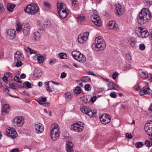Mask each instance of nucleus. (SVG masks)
I'll return each mask as SVG.
<instances>
[{
  "mask_svg": "<svg viewBox=\"0 0 152 152\" xmlns=\"http://www.w3.org/2000/svg\"><path fill=\"white\" fill-rule=\"evenodd\" d=\"M24 85H25L28 88H31V83L27 81L25 82Z\"/></svg>",
  "mask_w": 152,
  "mask_h": 152,
  "instance_id": "obj_49",
  "label": "nucleus"
},
{
  "mask_svg": "<svg viewBox=\"0 0 152 152\" xmlns=\"http://www.w3.org/2000/svg\"><path fill=\"white\" fill-rule=\"evenodd\" d=\"M10 109V106L8 104H4L2 108V114L4 115V113H7L9 112Z\"/></svg>",
  "mask_w": 152,
  "mask_h": 152,
  "instance_id": "obj_23",
  "label": "nucleus"
},
{
  "mask_svg": "<svg viewBox=\"0 0 152 152\" xmlns=\"http://www.w3.org/2000/svg\"><path fill=\"white\" fill-rule=\"evenodd\" d=\"M110 96L113 98H115L117 97V95L116 94L115 92H111L110 94Z\"/></svg>",
  "mask_w": 152,
  "mask_h": 152,
  "instance_id": "obj_53",
  "label": "nucleus"
},
{
  "mask_svg": "<svg viewBox=\"0 0 152 152\" xmlns=\"http://www.w3.org/2000/svg\"><path fill=\"white\" fill-rule=\"evenodd\" d=\"M92 21L94 24L98 27H100L102 25V21L98 15H92Z\"/></svg>",
  "mask_w": 152,
  "mask_h": 152,
  "instance_id": "obj_12",
  "label": "nucleus"
},
{
  "mask_svg": "<svg viewBox=\"0 0 152 152\" xmlns=\"http://www.w3.org/2000/svg\"><path fill=\"white\" fill-rule=\"evenodd\" d=\"M139 73L141 77L143 78H146L148 77V72H143L142 69H140L139 70Z\"/></svg>",
  "mask_w": 152,
  "mask_h": 152,
  "instance_id": "obj_26",
  "label": "nucleus"
},
{
  "mask_svg": "<svg viewBox=\"0 0 152 152\" xmlns=\"http://www.w3.org/2000/svg\"><path fill=\"white\" fill-rule=\"evenodd\" d=\"M4 10V8L3 5L0 3V13H2Z\"/></svg>",
  "mask_w": 152,
  "mask_h": 152,
  "instance_id": "obj_54",
  "label": "nucleus"
},
{
  "mask_svg": "<svg viewBox=\"0 0 152 152\" xmlns=\"http://www.w3.org/2000/svg\"><path fill=\"white\" fill-rule=\"evenodd\" d=\"M33 38L34 40L37 41L40 39V33L37 31L35 32L33 36Z\"/></svg>",
  "mask_w": 152,
  "mask_h": 152,
  "instance_id": "obj_30",
  "label": "nucleus"
},
{
  "mask_svg": "<svg viewBox=\"0 0 152 152\" xmlns=\"http://www.w3.org/2000/svg\"><path fill=\"white\" fill-rule=\"evenodd\" d=\"M80 123V124H80V125L78 124L77 123L75 124L71 127V129L76 132H81L83 128L84 124L82 123Z\"/></svg>",
  "mask_w": 152,
  "mask_h": 152,
  "instance_id": "obj_13",
  "label": "nucleus"
},
{
  "mask_svg": "<svg viewBox=\"0 0 152 152\" xmlns=\"http://www.w3.org/2000/svg\"><path fill=\"white\" fill-rule=\"evenodd\" d=\"M60 17L62 18H64L69 14V11L68 10L63 11H59L58 12Z\"/></svg>",
  "mask_w": 152,
  "mask_h": 152,
  "instance_id": "obj_24",
  "label": "nucleus"
},
{
  "mask_svg": "<svg viewBox=\"0 0 152 152\" xmlns=\"http://www.w3.org/2000/svg\"><path fill=\"white\" fill-rule=\"evenodd\" d=\"M37 25L40 30H44L45 28V26L44 23L42 21L38 20L37 22Z\"/></svg>",
  "mask_w": 152,
  "mask_h": 152,
  "instance_id": "obj_27",
  "label": "nucleus"
},
{
  "mask_svg": "<svg viewBox=\"0 0 152 152\" xmlns=\"http://www.w3.org/2000/svg\"><path fill=\"white\" fill-rule=\"evenodd\" d=\"M12 76V73L10 72H5L4 74V76L3 77V80L4 82H6L8 80V78L9 77Z\"/></svg>",
  "mask_w": 152,
  "mask_h": 152,
  "instance_id": "obj_28",
  "label": "nucleus"
},
{
  "mask_svg": "<svg viewBox=\"0 0 152 152\" xmlns=\"http://www.w3.org/2000/svg\"><path fill=\"white\" fill-rule=\"evenodd\" d=\"M30 28L31 26L28 23L24 24L23 31L24 35L28 36L30 34Z\"/></svg>",
  "mask_w": 152,
  "mask_h": 152,
  "instance_id": "obj_15",
  "label": "nucleus"
},
{
  "mask_svg": "<svg viewBox=\"0 0 152 152\" xmlns=\"http://www.w3.org/2000/svg\"><path fill=\"white\" fill-rule=\"evenodd\" d=\"M126 137L129 139H131L132 138V136L131 134L126 133Z\"/></svg>",
  "mask_w": 152,
  "mask_h": 152,
  "instance_id": "obj_62",
  "label": "nucleus"
},
{
  "mask_svg": "<svg viewBox=\"0 0 152 152\" xmlns=\"http://www.w3.org/2000/svg\"><path fill=\"white\" fill-rule=\"evenodd\" d=\"M144 129L148 135L151 137L150 139L152 141V121L147 122L145 126Z\"/></svg>",
  "mask_w": 152,
  "mask_h": 152,
  "instance_id": "obj_7",
  "label": "nucleus"
},
{
  "mask_svg": "<svg viewBox=\"0 0 152 152\" xmlns=\"http://www.w3.org/2000/svg\"><path fill=\"white\" fill-rule=\"evenodd\" d=\"M52 131H54V132L59 131L58 126L57 124L54 123L51 125V132Z\"/></svg>",
  "mask_w": 152,
  "mask_h": 152,
  "instance_id": "obj_29",
  "label": "nucleus"
},
{
  "mask_svg": "<svg viewBox=\"0 0 152 152\" xmlns=\"http://www.w3.org/2000/svg\"><path fill=\"white\" fill-rule=\"evenodd\" d=\"M42 74L41 71L39 69H37L34 71V74L36 76H39Z\"/></svg>",
  "mask_w": 152,
  "mask_h": 152,
  "instance_id": "obj_39",
  "label": "nucleus"
},
{
  "mask_svg": "<svg viewBox=\"0 0 152 152\" xmlns=\"http://www.w3.org/2000/svg\"><path fill=\"white\" fill-rule=\"evenodd\" d=\"M23 26L24 24L21 25L19 24H18L17 25L16 30L17 32H19L21 31L22 30H23Z\"/></svg>",
  "mask_w": 152,
  "mask_h": 152,
  "instance_id": "obj_35",
  "label": "nucleus"
},
{
  "mask_svg": "<svg viewBox=\"0 0 152 152\" xmlns=\"http://www.w3.org/2000/svg\"><path fill=\"white\" fill-rule=\"evenodd\" d=\"M57 6L58 12L60 10L64 11V10H68L65 4H64L62 3H60L59 4L58 3V2L57 4Z\"/></svg>",
  "mask_w": 152,
  "mask_h": 152,
  "instance_id": "obj_21",
  "label": "nucleus"
},
{
  "mask_svg": "<svg viewBox=\"0 0 152 152\" xmlns=\"http://www.w3.org/2000/svg\"><path fill=\"white\" fill-rule=\"evenodd\" d=\"M91 85L89 84L85 85L84 86L85 89L87 91H89L91 90Z\"/></svg>",
  "mask_w": 152,
  "mask_h": 152,
  "instance_id": "obj_48",
  "label": "nucleus"
},
{
  "mask_svg": "<svg viewBox=\"0 0 152 152\" xmlns=\"http://www.w3.org/2000/svg\"><path fill=\"white\" fill-rule=\"evenodd\" d=\"M9 86L10 87V88L13 89H15V87L13 83H10L9 84Z\"/></svg>",
  "mask_w": 152,
  "mask_h": 152,
  "instance_id": "obj_63",
  "label": "nucleus"
},
{
  "mask_svg": "<svg viewBox=\"0 0 152 152\" xmlns=\"http://www.w3.org/2000/svg\"><path fill=\"white\" fill-rule=\"evenodd\" d=\"M37 57L38 61L39 63H41L43 62L44 60V59L43 57L42 56H39Z\"/></svg>",
  "mask_w": 152,
  "mask_h": 152,
  "instance_id": "obj_43",
  "label": "nucleus"
},
{
  "mask_svg": "<svg viewBox=\"0 0 152 152\" xmlns=\"http://www.w3.org/2000/svg\"><path fill=\"white\" fill-rule=\"evenodd\" d=\"M15 81L17 82L20 83H21L22 81L20 79L19 77L18 76H16L14 78Z\"/></svg>",
  "mask_w": 152,
  "mask_h": 152,
  "instance_id": "obj_50",
  "label": "nucleus"
},
{
  "mask_svg": "<svg viewBox=\"0 0 152 152\" xmlns=\"http://www.w3.org/2000/svg\"><path fill=\"white\" fill-rule=\"evenodd\" d=\"M145 46L144 44H141L139 45V49L141 50H144L145 49Z\"/></svg>",
  "mask_w": 152,
  "mask_h": 152,
  "instance_id": "obj_52",
  "label": "nucleus"
},
{
  "mask_svg": "<svg viewBox=\"0 0 152 152\" xmlns=\"http://www.w3.org/2000/svg\"><path fill=\"white\" fill-rule=\"evenodd\" d=\"M151 18L150 12L148 9L144 8L142 9L137 17V21L140 25L143 24L150 20Z\"/></svg>",
  "mask_w": 152,
  "mask_h": 152,
  "instance_id": "obj_1",
  "label": "nucleus"
},
{
  "mask_svg": "<svg viewBox=\"0 0 152 152\" xmlns=\"http://www.w3.org/2000/svg\"><path fill=\"white\" fill-rule=\"evenodd\" d=\"M100 119L102 123L104 124H106L111 121V117L107 114H105L101 115Z\"/></svg>",
  "mask_w": 152,
  "mask_h": 152,
  "instance_id": "obj_10",
  "label": "nucleus"
},
{
  "mask_svg": "<svg viewBox=\"0 0 152 152\" xmlns=\"http://www.w3.org/2000/svg\"><path fill=\"white\" fill-rule=\"evenodd\" d=\"M66 75L65 73L63 72L61 73L60 77L61 78H64L66 77Z\"/></svg>",
  "mask_w": 152,
  "mask_h": 152,
  "instance_id": "obj_60",
  "label": "nucleus"
},
{
  "mask_svg": "<svg viewBox=\"0 0 152 152\" xmlns=\"http://www.w3.org/2000/svg\"><path fill=\"white\" fill-rule=\"evenodd\" d=\"M13 129H15L12 127H9L6 130V132L7 133V135L8 136L9 134H11L12 133Z\"/></svg>",
  "mask_w": 152,
  "mask_h": 152,
  "instance_id": "obj_37",
  "label": "nucleus"
},
{
  "mask_svg": "<svg viewBox=\"0 0 152 152\" xmlns=\"http://www.w3.org/2000/svg\"><path fill=\"white\" fill-rule=\"evenodd\" d=\"M118 75V74L116 72H115L112 75L113 78V79L115 80L117 76Z\"/></svg>",
  "mask_w": 152,
  "mask_h": 152,
  "instance_id": "obj_56",
  "label": "nucleus"
},
{
  "mask_svg": "<svg viewBox=\"0 0 152 152\" xmlns=\"http://www.w3.org/2000/svg\"><path fill=\"white\" fill-rule=\"evenodd\" d=\"M143 86L140 89V94L141 95H144L150 94L152 90L150 88L148 84L147 83H143Z\"/></svg>",
  "mask_w": 152,
  "mask_h": 152,
  "instance_id": "obj_6",
  "label": "nucleus"
},
{
  "mask_svg": "<svg viewBox=\"0 0 152 152\" xmlns=\"http://www.w3.org/2000/svg\"><path fill=\"white\" fill-rule=\"evenodd\" d=\"M81 89L80 87H77L75 89V93L79 94L80 93Z\"/></svg>",
  "mask_w": 152,
  "mask_h": 152,
  "instance_id": "obj_44",
  "label": "nucleus"
},
{
  "mask_svg": "<svg viewBox=\"0 0 152 152\" xmlns=\"http://www.w3.org/2000/svg\"><path fill=\"white\" fill-rule=\"evenodd\" d=\"M12 131V133H11V134H9V135L8 136L9 137L14 139H15L17 135V133L15 131V129H13Z\"/></svg>",
  "mask_w": 152,
  "mask_h": 152,
  "instance_id": "obj_36",
  "label": "nucleus"
},
{
  "mask_svg": "<svg viewBox=\"0 0 152 152\" xmlns=\"http://www.w3.org/2000/svg\"><path fill=\"white\" fill-rule=\"evenodd\" d=\"M146 4L148 6L151 5L152 4V0H145Z\"/></svg>",
  "mask_w": 152,
  "mask_h": 152,
  "instance_id": "obj_51",
  "label": "nucleus"
},
{
  "mask_svg": "<svg viewBox=\"0 0 152 152\" xmlns=\"http://www.w3.org/2000/svg\"><path fill=\"white\" fill-rule=\"evenodd\" d=\"M129 42L130 45L132 47H134L136 46V43L137 41L134 39H129Z\"/></svg>",
  "mask_w": 152,
  "mask_h": 152,
  "instance_id": "obj_34",
  "label": "nucleus"
},
{
  "mask_svg": "<svg viewBox=\"0 0 152 152\" xmlns=\"http://www.w3.org/2000/svg\"><path fill=\"white\" fill-rule=\"evenodd\" d=\"M124 13V9L122 6L118 4L116 7L115 13L118 16L122 15Z\"/></svg>",
  "mask_w": 152,
  "mask_h": 152,
  "instance_id": "obj_16",
  "label": "nucleus"
},
{
  "mask_svg": "<svg viewBox=\"0 0 152 152\" xmlns=\"http://www.w3.org/2000/svg\"><path fill=\"white\" fill-rule=\"evenodd\" d=\"M80 109L82 113L88 115L90 117L95 116L96 115V111L95 110L92 111L89 107L83 106H80Z\"/></svg>",
  "mask_w": 152,
  "mask_h": 152,
  "instance_id": "obj_4",
  "label": "nucleus"
},
{
  "mask_svg": "<svg viewBox=\"0 0 152 152\" xmlns=\"http://www.w3.org/2000/svg\"><path fill=\"white\" fill-rule=\"evenodd\" d=\"M73 144L72 142L66 141V148L67 152H73Z\"/></svg>",
  "mask_w": 152,
  "mask_h": 152,
  "instance_id": "obj_22",
  "label": "nucleus"
},
{
  "mask_svg": "<svg viewBox=\"0 0 152 152\" xmlns=\"http://www.w3.org/2000/svg\"><path fill=\"white\" fill-rule=\"evenodd\" d=\"M15 6V5L14 4L10 3H8L7 5V9L10 12H12Z\"/></svg>",
  "mask_w": 152,
  "mask_h": 152,
  "instance_id": "obj_32",
  "label": "nucleus"
},
{
  "mask_svg": "<svg viewBox=\"0 0 152 152\" xmlns=\"http://www.w3.org/2000/svg\"><path fill=\"white\" fill-rule=\"evenodd\" d=\"M59 131L50 132V135L52 139L54 141H55L58 139L59 136Z\"/></svg>",
  "mask_w": 152,
  "mask_h": 152,
  "instance_id": "obj_20",
  "label": "nucleus"
},
{
  "mask_svg": "<svg viewBox=\"0 0 152 152\" xmlns=\"http://www.w3.org/2000/svg\"><path fill=\"white\" fill-rule=\"evenodd\" d=\"M137 31L138 36L141 38L146 37L149 34V33L146 31V29L145 28L138 27L137 28Z\"/></svg>",
  "mask_w": 152,
  "mask_h": 152,
  "instance_id": "obj_8",
  "label": "nucleus"
},
{
  "mask_svg": "<svg viewBox=\"0 0 152 152\" xmlns=\"http://www.w3.org/2000/svg\"><path fill=\"white\" fill-rule=\"evenodd\" d=\"M13 122L17 126H21L24 124V120L22 116H16L14 118Z\"/></svg>",
  "mask_w": 152,
  "mask_h": 152,
  "instance_id": "obj_11",
  "label": "nucleus"
},
{
  "mask_svg": "<svg viewBox=\"0 0 152 152\" xmlns=\"http://www.w3.org/2000/svg\"><path fill=\"white\" fill-rule=\"evenodd\" d=\"M97 98L96 96H94L91 97V99H90V101H91L92 102H94L96 99Z\"/></svg>",
  "mask_w": 152,
  "mask_h": 152,
  "instance_id": "obj_61",
  "label": "nucleus"
},
{
  "mask_svg": "<svg viewBox=\"0 0 152 152\" xmlns=\"http://www.w3.org/2000/svg\"><path fill=\"white\" fill-rule=\"evenodd\" d=\"M72 55L75 59L80 62L83 63L85 61V57L78 51L76 50L73 51L72 53Z\"/></svg>",
  "mask_w": 152,
  "mask_h": 152,
  "instance_id": "obj_5",
  "label": "nucleus"
},
{
  "mask_svg": "<svg viewBox=\"0 0 152 152\" xmlns=\"http://www.w3.org/2000/svg\"><path fill=\"white\" fill-rule=\"evenodd\" d=\"M15 62H16V63L15 65L16 66L18 67H19L21 66L23 64L21 61H15Z\"/></svg>",
  "mask_w": 152,
  "mask_h": 152,
  "instance_id": "obj_46",
  "label": "nucleus"
},
{
  "mask_svg": "<svg viewBox=\"0 0 152 152\" xmlns=\"http://www.w3.org/2000/svg\"><path fill=\"white\" fill-rule=\"evenodd\" d=\"M66 100L68 101H70L72 98V95L70 92H67L66 93L65 95Z\"/></svg>",
  "mask_w": 152,
  "mask_h": 152,
  "instance_id": "obj_31",
  "label": "nucleus"
},
{
  "mask_svg": "<svg viewBox=\"0 0 152 152\" xmlns=\"http://www.w3.org/2000/svg\"><path fill=\"white\" fill-rule=\"evenodd\" d=\"M23 53L20 51H17L14 54L15 61H21L23 59Z\"/></svg>",
  "mask_w": 152,
  "mask_h": 152,
  "instance_id": "obj_18",
  "label": "nucleus"
},
{
  "mask_svg": "<svg viewBox=\"0 0 152 152\" xmlns=\"http://www.w3.org/2000/svg\"><path fill=\"white\" fill-rule=\"evenodd\" d=\"M39 10V7L37 4H30L24 9V11L30 15H34L37 13Z\"/></svg>",
  "mask_w": 152,
  "mask_h": 152,
  "instance_id": "obj_3",
  "label": "nucleus"
},
{
  "mask_svg": "<svg viewBox=\"0 0 152 152\" xmlns=\"http://www.w3.org/2000/svg\"><path fill=\"white\" fill-rule=\"evenodd\" d=\"M28 49L29 51L30 54H31L32 53H34L35 54H36L35 52L33 50H32L31 48H28Z\"/></svg>",
  "mask_w": 152,
  "mask_h": 152,
  "instance_id": "obj_64",
  "label": "nucleus"
},
{
  "mask_svg": "<svg viewBox=\"0 0 152 152\" xmlns=\"http://www.w3.org/2000/svg\"><path fill=\"white\" fill-rule=\"evenodd\" d=\"M89 33L87 31L84 33H81L79 35L78 38V41L80 44H83L88 38Z\"/></svg>",
  "mask_w": 152,
  "mask_h": 152,
  "instance_id": "obj_9",
  "label": "nucleus"
},
{
  "mask_svg": "<svg viewBox=\"0 0 152 152\" xmlns=\"http://www.w3.org/2000/svg\"><path fill=\"white\" fill-rule=\"evenodd\" d=\"M60 58L61 59H66L67 58V55L64 53H59Z\"/></svg>",
  "mask_w": 152,
  "mask_h": 152,
  "instance_id": "obj_38",
  "label": "nucleus"
},
{
  "mask_svg": "<svg viewBox=\"0 0 152 152\" xmlns=\"http://www.w3.org/2000/svg\"><path fill=\"white\" fill-rule=\"evenodd\" d=\"M44 5L45 7L48 9H50V4L48 2H45Z\"/></svg>",
  "mask_w": 152,
  "mask_h": 152,
  "instance_id": "obj_59",
  "label": "nucleus"
},
{
  "mask_svg": "<svg viewBox=\"0 0 152 152\" xmlns=\"http://www.w3.org/2000/svg\"><path fill=\"white\" fill-rule=\"evenodd\" d=\"M49 82H46L45 83V86L46 89L47 91L51 92L50 88V87Z\"/></svg>",
  "mask_w": 152,
  "mask_h": 152,
  "instance_id": "obj_40",
  "label": "nucleus"
},
{
  "mask_svg": "<svg viewBox=\"0 0 152 152\" xmlns=\"http://www.w3.org/2000/svg\"><path fill=\"white\" fill-rule=\"evenodd\" d=\"M145 145L146 146L149 147L151 146L152 143L150 141L148 140H146L145 142Z\"/></svg>",
  "mask_w": 152,
  "mask_h": 152,
  "instance_id": "obj_45",
  "label": "nucleus"
},
{
  "mask_svg": "<svg viewBox=\"0 0 152 152\" xmlns=\"http://www.w3.org/2000/svg\"><path fill=\"white\" fill-rule=\"evenodd\" d=\"M126 57L128 61H131L132 60V56L129 53H128L126 54Z\"/></svg>",
  "mask_w": 152,
  "mask_h": 152,
  "instance_id": "obj_47",
  "label": "nucleus"
},
{
  "mask_svg": "<svg viewBox=\"0 0 152 152\" xmlns=\"http://www.w3.org/2000/svg\"><path fill=\"white\" fill-rule=\"evenodd\" d=\"M143 145V144L142 142H138L135 144V146L137 148L142 147Z\"/></svg>",
  "mask_w": 152,
  "mask_h": 152,
  "instance_id": "obj_42",
  "label": "nucleus"
},
{
  "mask_svg": "<svg viewBox=\"0 0 152 152\" xmlns=\"http://www.w3.org/2000/svg\"><path fill=\"white\" fill-rule=\"evenodd\" d=\"M7 38L10 40H12L14 38L16 35V32L15 30L14 29H10L7 31Z\"/></svg>",
  "mask_w": 152,
  "mask_h": 152,
  "instance_id": "obj_14",
  "label": "nucleus"
},
{
  "mask_svg": "<svg viewBox=\"0 0 152 152\" xmlns=\"http://www.w3.org/2000/svg\"><path fill=\"white\" fill-rule=\"evenodd\" d=\"M83 101L86 103H88L90 102V100L88 97L84 96L83 98Z\"/></svg>",
  "mask_w": 152,
  "mask_h": 152,
  "instance_id": "obj_41",
  "label": "nucleus"
},
{
  "mask_svg": "<svg viewBox=\"0 0 152 152\" xmlns=\"http://www.w3.org/2000/svg\"><path fill=\"white\" fill-rule=\"evenodd\" d=\"M85 17L84 16H80L77 18L78 20L80 21H83Z\"/></svg>",
  "mask_w": 152,
  "mask_h": 152,
  "instance_id": "obj_58",
  "label": "nucleus"
},
{
  "mask_svg": "<svg viewBox=\"0 0 152 152\" xmlns=\"http://www.w3.org/2000/svg\"><path fill=\"white\" fill-rule=\"evenodd\" d=\"M108 87L110 88L107 89L108 90H118L119 88L118 86L114 83L109 82L108 83Z\"/></svg>",
  "mask_w": 152,
  "mask_h": 152,
  "instance_id": "obj_25",
  "label": "nucleus"
},
{
  "mask_svg": "<svg viewBox=\"0 0 152 152\" xmlns=\"http://www.w3.org/2000/svg\"><path fill=\"white\" fill-rule=\"evenodd\" d=\"M81 81L83 82H89L91 81V78L88 76H84L82 77Z\"/></svg>",
  "mask_w": 152,
  "mask_h": 152,
  "instance_id": "obj_33",
  "label": "nucleus"
},
{
  "mask_svg": "<svg viewBox=\"0 0 152 152\" xmlns=\"http://www.w3.org/2000/svg\"><path fill=\"white\" fill-rule=\"evenodd\" d=\"M95 43L92 45V48L96 51L103 50L106 47L105 42L100 36L96 37L95 40Z\"/></svg>",
  "mask_w": 152,
  "mask_h": 152,
  "instance_id": "obj_2",
  "label": "nucleus"
},
{
  "mask_svg": "<svg viewBox=\"0 0 152 152\" xmlns=\"http://www.w3.org/2000/svg\"><path fill=\"white\" fill-rule=\"evenodd\" d=\"M56 59H54L53 60L50 59L49 64L51 65L53 64L56 63Z\"/></svg>",
  "mask_w": 152,
  "mask_h": 152,
  "instance_id": "obj_57",
  "label": "nucleus"
},
{
  "mask_svg": "<svg viewBox=\"0 0 152 152\" xmlns=\"http://www.w3.org/2000/svg\"><path fill=\"white\" fill-rule=\"evenodd\" d=\"M108 25L109 29L113 30L116 31H119L118 26L115 24V22L114 21H110Z\"/></svg>",
  "mask_w": 152,
  "mask_h": 152,
  "instance_id": "obj_17",
  "label": "nucleus"
},
{
  "mask_svg": "<svg viewBox=\"0 0 152 152\" xmlns=\"http://www.w3.org/2000/svg\"><path fill=\"white\" fill-rule=\"evenodd\" d=\"M72 5L75 7L77 6V0H71Z\"/></svg>",
  "mask_w": 152,
  "mask_h": 152,
  "instance_id": "obj_55",
  "label": "nucleus"
},
{
  "mask_svg": "<svg viewBox=\"0 0 152 152\" xmlns=\"http://www.w3.org/2000/svg\"><path fill=\"white\" fill-rule=\"evenodd\" d=\"M35 132L37 133H41L44 130L43 126L40 124H37L35 125Z\"/></svg>",
  "mask_w": 152,
  "mask_h": 152,
  "instance_id": "obj_19",
  "label": "nucleus"
}]
</instances>
